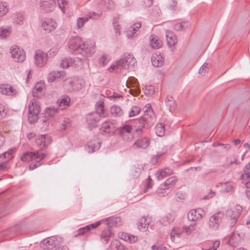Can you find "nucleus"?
<instances>
[{"mask_svg":"<svg viewBox=\"0 0 250 250\" xmlns=\"http://www.w3.org/2000/svg\"><path fill=\"white\" fill-rule=\"evenodd\" d=\"M149 145V142H135L132 145L134 148H146Z\"/></svg>","mask_w":250,"mask_h":250,"instance_id":"49530a36","label":"nucleus"},{"mask_svg":"<svg viewBox=\"0 0 250 250\" xmlns=\"http://www.w3.org/2000/svg\"><path fill=\"white\" fill-rule=\"evenodd\" d=\"M110 60L111 58L108 55L103 54L99 59L98 62L101 66H104L108 63Z\"/></svg>","mask_w":250,"mask_h":250,"instance_id":"c03bdc74","label":"nucleus"},{"mask_svg":"<svg viewBox=\"0 0 250 250\" xmlns=\"http://www.w3.org/2000/svg\"><path fill=\"white\" fill-rule=\"evenodd\" d=\"M126 86L128 87H135V93L137 94L140 92V89L138 87V82L137 79L135 78H129L126 82Z\"/></svg>","mask_w":250,"mask_h":250,"instance_id":"f704fd0d","label":"nucleus"},{"mask_svg":"<svg viewBox=\"0 0 250 250\" xmlns=\"http://www.w3.org/2000/svg\"><path fill=\"white\" fill-rule=\"evenodd\" d=\"M141 23L138 22L130 26L127 31V37H132L141 27Z\"/></svg>","mask_w":250,"mask_h":250,"instance_id":"7c9ffc66","label":"nucleus"},{"mask_svg":"<svg viewBox=\"0 0 250 250\" xmlns=\"http://www.w3.org/2000/svg\"><path fill=\"white\" fill-rule=\"evenodd\" d=\"M224 216V213L223 211H219L212 215L210 217L208 222L209 228L213 230H217Z\"/></svg>","mask_w":250,"mask_h":250,"instance_id":"1a4fd4ad","label":"nucleus"},{"mask_svg":"<svg viewBox=\"0 0 250 250\" xmlns=\"http://www.w3.org/2000/svg\"><path fill=\"white\" fill-rule=\"evenodd\" d=\"M56 2L57 0H41L40 6L42 10L49 13L55 9Z\"/></svg>","mask_w":250,"mask_h":250,"instance_id":"4468645a","label":"nucleus"},{"mask_svg":"<svg viewBox=\"0 0 250 250\" xmlns=\"http://www.w3.org/2000/svg\"><path fill=\"white\" fill-rule=\"evenodd\" d=\"M171 189L170 187H166L165 185L161 184L156 190V194L160 197H164L168 195Z\"/></svg>","mask_w":250,"mask_h":250,"instance_id":"a878e982","label":"nucleus"},{"mask_svg":"<svg viewBox=\"0 0 250 250\" xmlns=\"http://www.w3.org/2000/svg\"><path fill=\"white\" fill-rule=\"evenodd\" d=\"M99 115L100 117H105L106 113L104 108V103L103 102L100 101L97 103L96 104V112Z\"/></svg>","mask_w":250,"mask_h":250,"instance_id":"c756f323","label":"nucleus"},{"mask_svg":"<svg viewBox=\"0 0 250 250\" xmlns=\"http://www.w3.org/2000/svg\"><path fill=\"white\" fill-rule=\"evenodd\" d=\"M42 27L47 32H50L54 30L57 27L56 21L50 18L46 19L42 23Z\"/></svg>","mask_w":250,"mask_h":250,"instance_id":"a211bd4d","label":"nucleus"},{"mask_svg":"<svg viewBox=\"0 0 250 250\" xmlns=\"http://www.w3.org/2000/svg\"><path fill=\"white\" fill-rule=\"evenodd\" d=\"M141 110V108L138 106H132L130 111H129V117H133L138 115L140 113Z\"/></svg>","mask_w":250,"mask_h":250,"instance_id":"4d7b16f0","label":"nucleus"},{"mask_svg":"<svg viewBox=\"0 0 250 250\" xmlns=\"http://www.w3.org/2000/svg\"><path fill=\"white\" fill-rule=\"evenodd\" d=\"M10 52L12 57L15 61L22 62L25 59V53L24 51L20 48L18 46L14 45L12 46L10 49Z\"/></svg>","mask_w":250,"mask_h":250,"instance_id":"6e6552de","label":"nucleus"},{"mask_svg":"<svg viewBox=\"0 0 250 250\" xmlns=\"http://www.w3.org/2000/svg\"><path fill=\"white\" fill-rule=\"evenodd\" d=\"M136 63L135 58L132 54H124L121 58L113 63L108 68L110 72H119L122 69H127L129 66H133Z\"/></svg>","mask_w":250,"mask_h":250,"instance_id":"f257e3e1","label":"nucleus"},{"mask_svg":"<svg viewBox=\"0 0 250 250\" xmlns=\"http://www.w3.org/2000/svg\"><path fill=\"white\" fill-rule=\"evenodd\" d=\"M118 132L124 140L142 141L139 138L135 128L131 125H125L120 127L118 128Z\"/></svg>","mask_w":250,"mask_h":250,"instance_id":"7ed1b4c3","label":"nucleus"},{"mask_svg":"<svg viewBox=\"0 0 250 250\" xmlns=\"http://www.w3.org/2000/svg\"><path fill=\"white\" fill-rule=\"evenodd\" d=\"M101 145V142H87L85 146V149L88 153H92L98 150Z\"/></svg>","mask_w":250,"mask_h":250,"instance_id":"5701e85b","label":"nucleus"},{"mask_svg":"<svg viewBox=\"0 0 250 250\" xmlns=\"http://www.w3.org/2000/svg\"><path fill=\"white\" fill-rule=\"evenodd\" d=\"M70 120L69 119H65L62 123L61 129L62 130L67 129L71 126Z\"/></svg>","mask_w":250,"mask_h":250,"instance_id":"bf43d9fd","label":"nucleus"},{"mask_svg":"<svg viewBox=\"0 0 250 250\" xmlns=\"http://www.w3.org/2000/svg\"><path fill=\"white\" fill-rule=\"evenodd\" d=\"M204 214V211L200 208L191 209L188 214V218L190 221L195 222L201 219Z\"/></svg>","mask_w":250,"mask_h":250,"instance_id":"ddd939ff","label":"nucleus"},{"mask_svg":"<svg viewBox=\"0 0 250 250\" xmlns=\"http://www.w3.org/2000/svg\"><path fill=\"white\" fill-rule=\"evenodd\" d=\"M82 47V52L80 54L86 57H89L93 55L96 51V47L94 43L90 42L89 44H85Z\"/></svg>","mask_w":250,"mask_h":250,"instance_id":"dca6fc26","label":"nucleus"},{"mask_svg":"<svg viewBox=\"0 0 250 250\" xmlns=\"http://www.w3.org/2000/svg\"><path fill=\"white\" fill-rule=\"evenodd\" d=\"M0 93L7 96H13L17 94V91L11 85L3 84L0 85Z\"/></svg>","mask_w":250,"mask_h":250,"instance_id":"6ab92c4d","label":"nucleus"},{"mask_svg":"<svg viewBox=\"0 0 250 250\" xmlns=\"http://www.w3.org/2000/svg\"><path fill=\"white\" fill-rule=\"evenodd\" d=\"M105 8L108 9H111L114 7V2L111 0H104Z\"/></svg>","mask_w":250,"mask_h":250,"instance_id":"69168bd1","label":"nucleus"},{"mask_svg":"<svg viewBox=\"0 0 250 250\" xmlns=\"http://www.w3.org/2000/svg\"><path fill=\"white\" fill-rule=\"evenodd\" d=\"M46 156L45 153L40 150L34 152H27L24 153L21 157V160L23 162H29L36 159L42 160Z\"/></svg>","mask_w":250,"mask_h":250,"instance_id":"0eeeda50","label":"nucleus"},{"mask_svg":"<svg viewBox=\"0 0 250 250\" xmlns=\"http://www.w3.org/2000/svg\"><path fill=\"white\" fill-rule=\"evenodd\" d=\"M209 64L208 63L205 62L199 70V73L201 76H204L208 69Z\"/></svg>","mask_w":250,"mask_h":250,"instance_id":"13d9d810","label":"nucleus"},{"mask_svg":"<svg viewBox=\"0 0 250 250\" xmlns=\"http://www.w3.org/2000/svg\"><path fill=\"white\" fill-rule=\"evenodd\" d=\"M225 187L222 188L220 192L222 193H228L232 192L234 188V186L231 183H224Z\"/></svg>","mask_w":250,"mask_h":250,"instance_id":"8fccbe9b","label":"nucleus"},{"mask_svg":"<svg viewBox=\"0 0 250 250\" xmlns=\"http://www.w3.org/2000/svg\"><path fill=\"white\" fill-rule=\"evenodd\" d=\"M9 28H4L1 27L0 29V37L2 38H5L6 36V34L9 33Z\"/></svg>","mask_w":250,"mask_h":250,"instance_id":"338daca9","label":"nucleus"},{"mask_svg":"<svg viewBox=\"0 0 250 250\" xmlns=\"http://www.w3.org/2000/svg\"><path fill=\"white\" fill-rule=\"evenodd\" d=\"M166 37L169 46H174L177 43V37L173 33L170 31L167 32Z\"/></svg>","mask_w":250,"mask_h":250,"instance_id":"c85d7f7f","label":"nucleus"},{"mask_svg":"<svg viewBox=\"0 0 250 250\" xmlns=\"http://www.w3.org/2000/svg\"><path fill=\"white\" fill-rule=\"evenodd\" d=\"M172 173L173 170L172 169L168 167H166L157 172L156 173V176L157 177L158 180H160L165 178L166 177L172 174Z\"/></svg>","mask_w":250,"mask_h":250,"instance_id":"393cba45","label":"nucleus"},{"mask_svg":"<svg viewBox=\"0 0 250 250\" xmlns=\"http://www.w3.org/2000/svg\"><path fill=\"white\" fill-rule=\"evenodd\" d=\"M34 60L36 64L38 67H43L47 63L48 55L41 50H37L34 55Z\"/></svg>","mask_w":250,"mask_h":250,"instance_id":"9d476101","label":"nucleus"},{"mask_svg":"<svg viewBox=\"0 0 250 250\" xmlns=\"http://www.w3.org/2000/svg\"><path fill=\"white\" fill-rule=\"evenodd\" d=\"M212 146L214 147L220 146L222 147L223 149L226 150L228 149L230 147V146L229 144H224L219 143V142H214Z\"/></svg>","mask_w":250,"mask_h":250,"instance_id":"e2e57ef3","label":"nucleus"},{"mask_svg":"<svg viewBox=\"0 0 250 250\" xmlns=\"http://www.w3.org/2000/svg\"><path fill=\"white\" fill-rule=\"evenodd\" d=\"M235 208H236L237 212H236V214H235L232 217V220H233V222H232L233 224H235L236 222V221L237 220V218L240 214V213L242 212V208L241 206H240L239 205H237L236 206Z\"/></svg>","mask_w":250,"mask_h":250,"instance_id":"052dcab7","label":"nucleus"},{"mask_svg":"<svg viewBox=\"0 0 250 250\" xmlns=\"http://www.w3.org/2000/svg\"><path fill=\"white\" fill-rule=\"evenodd\" d=\"M102 221H99L96 222L95 223L91 224L90 225L86 226L84 227H82L80 229H79L76 232L75 234L74 235V237H77L80 235H83L88 232L90 231V230L93 229H96L97 228L101 223Z\"/></svg>","mask_w":250,"mask_h":250,"instance_id":"2eb2a0df","label":"nucleus"},{"mask_svg":"<svg viewBox=\"0 0 250 250\" xmlns=\"http://www.w3.org/2000/svg\"><path fill=\"white\" fill-rule=\"evenodd\" d=\"M143 169L144 167L143 164H137L135 165L134 169L132 171L133 177L135 178L138 177Z\"/></svg>","mask_w":250,"mask_h":250,"instance_id":"37998d69","label":"nucleus"},{"mask_svg":"<svg viewBox=\"0 0 250 250\" xmlns=\"http://www.w3.org/2000/svg\"><path fill=\"white\" fill-rule=\"evenodd\" d=\"M84 85V81L80 78L66 79L64 83V88L69 92L80 90Z\"/></svg>","mask_w":250,"mask_h":250,"instance_id":"20e7f679","label":"nucleus"},{"mask_svg":"<svg viewBox=\"0 0 250 250\" xmlns=\"http://www.w3.org/2000/svg\"><path fill=\"white\" fill-rule=\"evenodd\" d=\"M165 126L160 124L157 125L155 127V132L158 136L162 137L165 134Z\"/></svg>","mask_w":250,"mask_h":250,"instance_id":"09e8293b","label":"nucleus"},{"mask_svg":"<svg viewBox=\"0 0 250 250\" xmlns=\"http://www.w3.org/2000/svg\"><path fill=\"white\" fill-rule=\"evenodd\" d=\"M110 113L113 116L118 117L123 115V111L120 106L115 105L110 108Z\"/></svg>","mask_w":250,"mask_h":250,"instance_id":"e433bc0d","label":"nucleus"},{"mask_svg":"<svg viewBox=\"0 0 250 250\" xmlns=\"http://www.w3.org/2000/svg\"><path fill=\"white\" fill-rule=\"evenodd\" d=\"M151 62L154 66L159 67L163 64L164 59L160 55L155 54L152 56Z\"/></svg>","mask_w":250,"mask_h":250,"instance_id":"72a5a7b5","label":"nucleus"},{"mask_svg":"<svg viewBox=\"0 0 250 250\" xmlns=\"http://www.w3.org/2000/svg\"><path fill=\"white\" fill-rule=\"evenodd\" d=\"M36 161V163L34 164H31L29 167V169L30 170H33L39 166H41L42 164V163L41 162L42 160H40L39 159H36L35 160Z\"/></svg>","mask_w":250,"mask_h":250,"instance_id":"0e129e2a","label":"nucleus"},{"mask_svg":"<svg viewBox=\"0 0 250 250\" xmlns=\"http://www.w3.org/2000/svg\"><path fill=\"white\" fill-rule=\"evenodd\" d=\"M28 140L33 139L35 138L36 140L39 141H50L51 139L48 135H40L36 136L34 133H30L27 136Z\"/></svg>","mask_w":250,"mask_h":250,"instance_id":"473e14b6","label":"nucleus"},{"mask_svg":"<svg viewBox=\"0 0 250 250\" xmlns=\"http://www.w3.org/2000/svg\"><path fill=\"white\" fill-rule=\"evenodd\" d=\"M167 152V150L165 149L162 151H159L155 155H153L151 159V163L153 165H156L159 162L160 157L164 155Z\"/></svg>","mask_w":250,"mask_h":250,"instance_id":"a19ab883","label":"nucleus"},{"mask_svg":"<svg viewBox=\"0 0 250 250\" xmlns=\"http://www.w3.org/2000/svg\"><path fill=\"white\" fill-rule=\"evenodd\" d=\"M63 239L61 237L53 236L47 237L42 241L40 246L43 250H51L61 245Z\"/></svg>","mask_w":250,"mask_h":250,"instance_id":"39448f33","label":"nucleus"},{"mask_svg":"<svg viewBox=\"0 0 250 250\" xmlns=\"http://www.w3.org/2000/svg\"><path fill=\"white\" fill-rule=\"evenodd\" d=\"M177 181V178L175 176H172L170 178H168L166 180V181L162 184V185H165L166 187H170L171 185L174 184Z\"/></svg>","mask_w":250,"mask_h":250,"instance_id":"864d4df0","label":"nucleus"},{"mask_svg":"<svg viewBox=\"0 0 250 250\" xmlns=\"http://www.w3.org/2000/svg\"><path fill=\"white\" fill-rule=\"evenodd\" d=\"M100 15L96 13H90L87 17H80L77 19V26L78 28H81L84 23L87 21L89 19L97 20L100 18Z\"/></svg>","mask_w":250,"mask_h":250,"instance_id":"f3484780","label":"nucleus"},{"mask_svg":"<svg viewBox=\"0 0 250 250\" xmlns=\"http://www.w3.org/2000/svg\"><path fill=\"white\" fill-rule=\"evenodd\" d=\"M109 227H118L122 224V219L120 217L109 218L106 220Z\"/></svg>","mask_w":250,"mask_h":250,"instance_id":"2f4dec72","label":"nucleus"},{"mask_svg":"<svg viewBox=\"0 0 250 250\" xmlns=\"http://www.w3.org/2000/svg\"><path fill=\"white\" fill-rule=\"evenodd\" d=\"M59 8L64 13L65 12V6L66 5L67 1L66 0H57Z\"/></svg>","mask_w":250,"mask_h":250,"instance_id":"680f3d73","label":"nucleus"},{"mask_svg":"<svg viewBox=\"0 0 250 250\" xmlns=\"http://www.w3.org/2000/svg\"><path fill=\"white\" fill-rule=\"evenodd\" d=\"M196 225V223H194L188 226H184L183 228V231L189 235L195 230Z\"/></svg>","mask_w":250,"mask_h":250,"instance_id":"de8ad7c7","label":"nucleus"},{"mask_svg":"<svg viewBox=\"0 0 250 250\" xmlns=\"http://www.w3.org/2000/svg\"><path fill=\"white\" fill-rule=\"evenodd\" d=\"M39 118V114L28 112V120L29 123L34 124L36 123Z\"/></svg>","mask_w":250,"mask_h":250,"instance_id":"603ef678","label":"nucleus"},{"mask_svg":"<svg viewBox=\"0 0 250 250\" xmlns=\"http://www.w3.org/2000/svg\"><path fill=\"white\" fill-rule=\"evenodd\" d=\"M146 109L145 111V114L143 117L135 121L136 128L135 131L139 137L143 132V128L147 127L151 122V118L154 115L153 111L150 104L146 105Z\"/></svg>","mask_w":250,"mask_h":250,"instance_id":"f03ea898","label":"nucleus"},{"mask_svg":"<svg viewBox=\"0 0 250 250\" xmlns=\"http://www.w3.org/2000/svg\"><path fill=\"white\" fill-rule=\"evenodd\" d=\"M100 117L97 113H91L87 115L86 121L90 127L97 126Z\"/></svg>","mask_w":250,"mask_h":250,"instance_id":"aec40b11","label":"nucleus"},{"mask_svg":"<svg viewBox=\"0 0 250 250\" xmlns=\"http://www.w3.org/2000/svg\"><path fill=\"white\" fill-rule=\"evenodd\" d=\"M121 238L129 243H135L138 239L136 236L127 233H123L121 235Z\"/></svg>","mask_w":250,"mask_h":250,"instance_id":"c9c22d12","label":"nucleus"},{"mask_svg":"<svg viewBox=\"0 0 250 250\" xmlns=\"http://www.w3.org/2000/svg\"><path fill=\"white\" fill-rule=\"evenodd\" d=\"M45 85L42 82L38 83L33 89V95L34 97L41 98L44 93Z\"/></svg>","mask_w":250,"mask_h":250,"instance_id":"412c9836","label":"nucleus"},{"mask_svg":"<svg viewBox=\"0 0 250 250\" xmlns=\"http://www.w3.org/2000/svg\"><path fill=\"white\" fill-rule=\"evenodd\" d=\"M116 131L115 124L110 121H105L103 123L101 128L100 132L103 135L111 136Z\"/></svg>","mask_w":250,"mask_h":250,"instance_id":"9b49d317","label":"nucleus"},{"mask_svg":"<svg viewBox=\"0 0 250 250\" xmlns=\"http://www.w3.org/2000/svg\"><path fill=\"white\" fill-rule=\"evenodd\" d=\"M65 73L62 71H53L48 75L47 80L48 82L52 83L54 81H60L63 80L64 82L66 79Z\"/></svg>","mask_w":250,"mask_h":250,"instance_id":"f8f14e48","label":"nucleus"},{"mask_svg":"<svg viewBox=\"0 0 250 250\" xmlns=\"http://www.w3.org/2000/svg\"><path fill=\"white\" fill-rule=\"evenodd\" d=\"M166 104L167 107H169L170 111L174 110L176 107V103L171 96L167 97Z\"/></svg>","mask_w":250,"mask_h":250,"instance_id":"79ce46f5","label":"nucleus"},{"mask_svg":"<svg viewBox=\"0 0 250 250\" xmlns=\"http://www.w3.org/2000/svg\"><path fill=\"white\" fill-rule=\"evenodd\" d=\"M155 92V88L151 85H146L144 90V93L146 95L151 96Z\"/></svg>","mask_w":250,"mask_h":250,"instance_id":"5fc2aeb1","label":"nucleus"},{"mask_svg":"<svg viewBox=\"0 0 250 250\" xmlns=\"http://www.w3.org/2000/svg\"><path fill=\"white\" fill-rule=\"evenodd\" d=\"M70 98L68 96H64L59 99L57 103L61 110L65 109L70 105Z\"/></svg>","mask_w":250,"mask_h":250,"instance_id":"cd10ccee","label":"nucleus"},{"mask_svg":"<svg viewBox=\"0 0 250 250\" xmlns=\"http://www.w3.org/2000/svg\"><path fill=\"white\" fill-rule=\"evenodd\" d=\"M12 19L13 22L21 24L22 23L23 17L21 14H15L12 15Z\"/></svg>","mask_w":250,"mask_h":250,"instance_id":"3c124183","label":"nucleus"},{"mask_svg":"<svg viewBox=\"0 0 250 250\" xmlns=\"http://www.w3.org/2000/svg\"><path fill=\"white\" fill-rule=\"evenodd\" d=\"M84 45V42L82 38L76 36L71 37L68 42V46L70 51L75 54L82 52V47Z\"/></svg>","mask_w":250,"mask_h":250,"instance_id":"423d86ee","label":"nucleus"},{"mask_svg":"<svg viewBox=\"0 0 250 250\" xmlns=\"http://www.w3.org/2000/svg\"><path fill=\"white\" fill-rule=\"evenodd\" d=\"M40 106L35 100H31L28 104V112L39 114Z\"/></svg>","mask_w":250,"mask_h":250,"instance_id":"bb28decb","label":"nucleus"},{"mask_svg":"<svg viewBox=\"0 0 250 250\" xmlns=\"http://www.w3.org/2000/svg\"><path fill=\"white\" fill-rule=\"evenodd\" d=\"M112 233L110 229L107 228L104 229L101 235V238L103 242L107 243L111 237Z\"/></svg>","mask_w":250,"mask_h":250,"instance_id":"58836bf2","label":"nucleus"},{"mask_svg":"<svg viewBox=\"0 0 250 250\" xmlns=\"http://www.w3.org/2000/svg\"><path fill=\"white\" fill-rule=\"evenodd\" d=\"M58 110L57 108L54 107H49L48 108H46L44 113V116L46 119L43 120V121L45 122L46 120H49L50 119L55 118L58 115Z\"/></svg>","mask_w":250,"mask_h":250,"instance_id":"4be33fe9","label":"nucleus"},{"mask_svg":"<svg viewBox=\"0 0 250 250\" xmlns=\"http://www.w3.org/2000/svg\"><path fill=\"white\" fill-rule=\"evenodd\" d=\"M174 220V216L172 214H169L162 217L160 222L163 225L167 226L172 222Z\"/></svg>","mask_w":250,"mask_h":250,"instance_id":"ea45409f","label":"nucleus"},{"mask_svg":"<svg viewBox=\"0 0 250 250\" xmlns=\"http://www.w3.org/2000/svg\"><path fill=\"white\" fill-rule=\"evenodd\" d=\"M189 26V23L187 21L177 23L174 25L173 28L176 31L185 30Z\"/></svg>","mask_w":250,"mask_h":250,"instance_id":"a18cd8bd","label":"nucleus"},{"mask_svg":"<svg viewBox=\"0 0 250 250\" xmlns=\"http://www.w3.org/2000/svg\"><path fill=\"white\" fill-rule=\"evenodd\" d=\"M149 39L150 44L152 48L157 49L162 47L163 42L158 37L152 34L150 36Z\"/></svg>","mask_w":250,"mask_h":250,"instance_id":"b1692460","label":"nucleus"},{"mask_svg":"<svg viewBox=\"0 0 250 250\" xmlns=\"http://www.w3.org/2000/svg\"><path fill=\"white\" fill-rule=\"evenodd\" d=\"M9 8L6 3H2L0 4V16L5 15L8 11Z\"/></svg>","mask_w":250,"mask_h":250,"instance_id":"6e6d98bb","label":"nucleus"},{"mask_svg":"<svg viewBox=\"0 0 250 250\" xmlns=\"http://www.w3.org/2000/svg\"><path fill=\"white\" fill-rule=\"evenodd\" d=\"M149 224V221L147 218L143 217L138 223V228L140 231H144L147 228Z\"/></svg>","mask_w":250,"mask_h":250,"instance_id":"4c0bfd02","label":"nucleus"},{"mask_svg":"<svg viewBox=\"0 0 250 250\" xmlns=\"http://www.w3.org/2000/svg\"><path fill=\"white\" fill-rule=\"evenodd\" d=\"M127 250V249L120 243L116 242L115 244V250Z\"/></svg>","mask_w":250,"mask_h":250,"instance_id":"774afa93","label":"nucleus"}]
</instances>
